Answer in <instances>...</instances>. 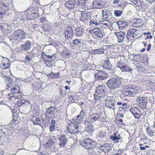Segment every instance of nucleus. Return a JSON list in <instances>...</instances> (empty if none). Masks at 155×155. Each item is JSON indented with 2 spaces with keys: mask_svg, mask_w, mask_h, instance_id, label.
Instances as JSON below:
<instances>
[{
  "mask_svg": "<svg viewBox=\"0 0 155 155\" xmlns=\"http://www.w3.org/2000/svg\"><path fill=\"white\" fill-rule=\"evenodd\" d=\"M38 6L32 5L28 8L25 12L26 16L28 20H31L38 18L39 14L38 12Z\"/></svg>",
  "mask_w": 155,
  "mask_h": 155,
  "instance_id": "nucleus-1",
  "label": "nucleus"
},
{
  "mask_svg": "<svg viewBox=\"0 0 155 155\" xmlns=\"http://www.w3.org/2000/svg\"><path fill=\"white\" fill-rule=\"evenodd\" d=\"M122 83L121 78L118 77H112L107 82V85L110 89H115L120 87Z\"/></svg>",
  "mask_w": 155,
  "mask_h": 155,
  "instance_id": "nucleus-2",
  "label": "nucleus"
},
{
  "mask_svg": "<svg viewBox=\"0 0 155 155\" xmlns=\"http://www.w3.org/2000/svg\"><path fill=\"white\" fill-rule=\"evenodd\" d=\"M105 86L102 84L97 87L96 92L94 95L96 101H101L104 100L105 97Z\"/></svg>",
  "mask_w": 155,
  "mask_h": 155,
  "instance_id": "nucleus-3",
  "label": "nucleus"
},
{
  "mask_svg": "<svg viewBox=\"0 0 155 155\" xmlns=\"http://www.w3.org/2000/svg\"><path fill=\"white\" fill-rule=\"evenodd\" d=\"M25 37V33L24 31L22 30H15L14 32L13 36V40L15 43H18L21 42V40L23 39Z\"/></svg>",
  "mask_w": 155,
  "mask_h": 155,
  "instance_id": "nucleus-4",
  "label": "nucleus"
},
{
  "mask_svg": "<svg viewBox=\"0 0 155 155\" xmlns=\"http://www.w3.org/2000/svg\"><path fill=\"white\" fill-rule=\"evenodd\" d=\"M67 126V130L68 131L72 134H76L79 132V124H78L75 120H72Z\"/></svg>",
  "mask_w": 155,
  "mask_h": 155,
  "instance_id": "nucleus-5",
  "label": "nucleus"
},
{
  "mask_svg": "<svg viewBox=\"0 0 155 155\" xmlns=\"http://www.w3.org/2000/svg\"><path fill=\"white\" fill-rule=\"evenodd\" d=\"M80 145L87 150H91L95 148V142L92 139L89 138L85 139L84 140L80 142Z\"/></svg>",
  "mask_w": 155,
  "mask_h": 155,
  "instance_id": "nucleus-6",
  "label": "nucleus"
},
{
  "mask_svg": "<svg viewBox=\"0 0 155 155\" xmlns=\"http://www.w3.org/2000/svg\"><path fill=\"white\" fill-rule=\"evenodd\" d=\"M147 99V97H137L136 99L137 105L142 109H146Z\"/></svg>",
  "mask_w": 155,
  "mask_h": 155,
  "instance_id": "nucleus-7",
  "label": "nucleus"
},
{
  "mask_svg": "<svg viewBox=\"0 0 155 155\" xmlns=\"http://www.w3.org/2000/svg\"><path fill=\"white\" fill-rule=\"evenodd\" d=\"M117 67L120 68L122 72H131L133 70L132 68L122 61H120L117 63Z\"/></svg>",
  "mask_w": 155,
  "mask_h": 155,
  "instance_id": "nucleus-8",
  "label": "nucleus"
},
{
  "mask_svg": "<svg viewBox=\"0 0 155 155\" xmlns=\"http://www.w3.org/2000/svg\"><path fill=\"white\" fill-rule=\"evenodd\" d=\"M89 32L90 34L94 35L95 38L98 39L103 38L104 35L103 31L99 27L95 28L90 30Z\"/></svg>",
  "mask_w": 155,
  "mask_h": 155,
  "instance_id": "nucleus-9",
  "label": "nucleus"
},
{
  "mask_svg": "<svg viewBox=\"0 0 155 155\" xmlns=\"http://www.w3.org/2000/svg\"><path fill=\"white\" fill-rule=\"evenodd\" d=\"M87 11H78L75 13L76 18H80L82 21H87L89 18Z\"/></svg>",
  "mask_w": 155,
  "mask_h": 155,
  "instance_id": "nucleus-10",
  "label": "nucleus"
},
{
  "mask_svg": "<svg viewBox=\"0 0 155 155\" xmlns=\"http://www.w3.org/2000/svg\"><path fill=\"white\" fill-rule=\"evenodd\" d=\"M115 101L113 96H108L106 98L105 106L106 107L110 108H114L115 106Z\"/></svg>",
  "mask_w": 155,
  "mask_h": 155,
  "instance_id": "nucleus-11",
  "label": "nucleus"
},
{
  "mask_svg": "<svg viewBox=\"0 0 155 155\" xmlns=\"http://www.w3.org/2000/svg\"><path fill=\"white\" fill-rule=\"evenodd\" d=\"M130 110L136 119H140L143 114L142 113L140 109H139L137 107H131Z\"/></svg>",
  "mask_w": 155,
  "mask_h": 155,
  "instance_id": "nucleus-12",
  "label": "nucleus"
},
{
  "mask_svg": "<svg viewBox=\"0 0 155 155\" xmlns=\"http://www.w3.org/2000/svg\"><path fill=\"white\" fill-rule=\"evenodd\" d=\"M136 29L134 28H130L127 31V38L128 40H134V37L137 38V35L135 33L137 31Z\"/></svg>",
  "mask_w": 155,
  "mask_h": 155,
  "instance_id": "nucleus-13",
  "label": "nucleus"
},
{
  "mask_svg": "<svg viewBox=\"0 0 155 155\" xmlns=\"http://www.w3.org/2000/svg\"><path fill=\"white\" fill-rule=\"evenodd\" d=\"M99 148L101 151L105 153H108L111 150L112 147L110 144L106 143L100 145Z\"/></svg>",
  "mask_w": 155,
  "mask_h": 155,
  "instance_id": "nucleus-14",
  "label": "nucleus"
},
{
  "mask_svg": "<svg viewBox=\"0 0 155 155\" xmlns=\"http://www.w3.org/2000/svg\"><path fill=\"white\" fill-rule=\"evenodd\" d=\"M110 139L114 143L119 142L120 140L122 138L120 134L117 132L115 131L114 133L110 136Z\"/></svg>",
  "mask_w": 155,
  "mask_h": 155,
  "instance_id": "nucleus-15",
  "label": "nucleus"
},
{
  "mask_svg": "<svg viewBox=\"0 0 155 155\" xmlns=\"http://www.w3.org/2000/svg\"><path fill=\"white\" fill-rule=\"evenodd\" d=\"M65 37L67 39L72 38L74 35L73 28L71 26H68L65 29Z\"/></svg>",
  "mask_w": 155,
  "mask_h": 155,
  "instance_id": "nucleus-16",
  "label": "nucleus"
},
{
  "mask_svg": "<svg viewBox=\"0 0 155 155\" xmlns=\"http://www.w3.org/2000/svg\"><path fill=\"white\" fill-rule=\"evenodd\" d=\"M119 116V115H118V116L116 117L115 119V121L116 125H117L119 127L123 128L125 127V125L122 119L120 118V117L123 118L124 117V115L123 114H120Z\"/></svg>",
  "mask_w": 155,
  "mask_h": 155,
  "instance_id": "nucleus-17",
  "label": "nucleus"
},
{
  "mask_svg": "<svg viewBox=\"0 0 155 155\" xmlns=\"http://www.w3.org/2000/svg\"><path fill=\"white\" fill-rule=\"evenodd\" d=\"M107 74L102 71H99L95 74V78L98 80H104L106 78Z\"/></svg>",
  "mask_w": 155,
  "mask_h": 155,
  "instance_id": "nucleus-18",
  "label": "nucleus"
},
{
  "mask_svg": "<svg viewBox=\"0 0 155 155\" xmlns=\"http://www.w3.org/2000/svg\"><path fill=\"white\" fill-rule=\"evenodd\" d=\"M9 9L8 6L5 5L4 3L2 2L0 4V18H2L4 16V15L6 14V12L8 11Z\"/></svg>",
  "mask_w": 155,
  "mask_h": 155,
  "instance_id": "nucleus-19",
  "label": "nucleus"
},
{
  "mask_svg": "<svg viewBox=\"0 0 155 155\" xmlns=\"http://www.w3.org/2000/svg\"><path fill=\"white\" fill-rule=\"evenodd\" d=\"M2 64H1L2 69H6L9 68L11 66V63L9 60L8 58H3L2 61Z\"/></svg>",
  "mask_w": 155,
  "mask_h": 155,
  "instance_id": "nucleus-20",
  "label": "nucleus"
},
{
  "mask_svg": "<svg viewBox=\"0 0 155 155\" xmlns=\"http://www.w3.org/2000/svg\"><path fill=\"white\" fill-rule=\"evenodd\" d=\"M133 90L132 87H130L128 86H125L123 89V92L126 95L130 97L133 95L132 91Z\"/></svg>",
  "mask_w": 155,
  "mask_h": 155,
  "instance_id": "nucleus-21",
  "label": "nucleus"
},
{
  "mask_svg": "<svg viewBox=\"0 0 155 155\" xmlns=\"http://www.w3.org/2000/svg\"><path fill=\"white\" fill-rule=\"evenodd\" d=\"M60 143L59 145L61 148L64 147L66 145L68 139L64 134H62L59 138Z\"/></svg>",
  "mask_w": 155,
  "mask_h": 155,
  "instance_id": "nucleus-22",
  "label": "nucleus"
},
{
  "mask_svg": "<svg viewBox=\"0 0 155 155\" xmlns=\"http://www.w3.org/2000/svg\"><path fill=\"white\" fill-rule=\"evenodd\" d=\"M112 24V22H110L109 21H99V25L100 26L104 28H110L111 27Z\"/></svg>",
  "mask_w": 155,
  "mask_h": 155,
  "instance_id": "nucleus-23",
  "label": "nucleus"
},
{
  "mask_svg": "<svg viewBox=\"0 0 155 155\" xmlns=\"http://www.w3.org/2000/svg\"><path fill=\"white\" fill-rule=\"evenodd\" d=\"M133 22L134 26L136 28L141 27L144 24V21L140 18L135 19L133 20Z\"/></svg>",
  "mask_w": 155,
  "mask_h": 155,
  "instance_id": "nucleus-24",
  "label": "nucleus"
},
{
  "mask_svg": "<svg viewBox=\"0 0 155 155\" xmlns=\"http://www.w3.org/2000/svg\"><path fill=\"white\" fill-rule=\"evenodd\" d=\"M94 8H101L104 6V2L102 0H94L93 2Z\"/></svg>",
  "mask_w": 155,
  "mask_h": 155,
  "instance_id": "nucleus-25",
  "label": "nucleus"
},
{
  "mask_svg": "<svg viewBox=\"0 0 155 155\" xmlns=\"http://www.w3.org/2000/svg\"><path fill=\"white\" fill-rule=\"evenodd\" d=\"M103 67L105 69L112 70V66L109 58H107L103 61Z\"/></svg>",
  "mask_w": 155,
  "mask_h": 155,
  "instance_id": "nucleus-26",
  "label": "nucleus"
},
{
  "mask_svg": "<svg viewBox=\"0 0 155 155\" xmlns=\"http://www.w3.org/2000/svg\"><path fill=\"white\" fill-rule=\"evenodd\" d=\"M55 107H50L47 109L46 113L47 114L50 115L52 118H55V115L54 114V112L55 110Z\"/></svg>",
  "mask_w": 155,
  "mask_h": 155,
  "instance_id": "nucleus-27",
  "label": "nucleus"
},
{
  "mask_svg": "<svg viewBox=\"0 0 155 155\" xmlns=\"http://www.w3.org/2000/svg\"><path fill=\"white\" fill-rule=\"evenodd\" d=\"M101 116V114L97 113H93L91 114V116L90 117V122H94L98 120V119L100 118Z\"/></svg>",
  "mask_w": 155,
  "mask_h": 155,
  "instance_id": "nucleus-28",
  "label": "nucleus"
},
{
  "mask_svg": "<svg viewBox=\"0 0 155 155\" xmlns=\"http://www.w3.org/2000/svg\"><path fill=\"white\" fill-rule=\"evenodd\" d=\"M133 2L135 5L138 7H140L142 10H146L147 8V7L145 4L141 3L139 0H133Z\"/></svg>",
  "mask_w": 155,
  "mask_h": 155,
  "instance_id": "nucleus-29",
  "label": "nucleus"
},
{
  "mask_svg": "<svg viewBox=\"0 0 155 155\" xmlns=\"http://www.w3.org/2000/svg\"><path fill=\"white\" fill-rule=\"evenodd\" d=\"M115 34L117 38V41L119 43L121 42L124 39L125 34L124 32L120 31L116 32Z\"/></svg>",
  "mask_w": 155,
  "mask_h": 155,
  "instance_id": "nucleus-30",
  "label": "nucleus"
},
{
  "mask_svg": "<svg viewBox=\"0 0 155 155\" xmlns=\"http://www.w3.org/2000/svg\"><path fill=\"white\" fill-rule=\"evenodd\" d=\"M147 134L150 137H155V130L151 129L150 126H147L146 128Z\"/></svg>",
  "mask_w": 155,
  "mask_h": 155,
  "instance_id": "nucleus-31",
  "label": "nucleus"
},
{
  "mask_svg": "<svg viewBox=\"0 0 155 155\" xmlns=\"http://www.w3.org/2000/svg\"><path fill=\"white\" fill-rule=\"evenodd\" d=\"M60 74L59 72L54 73L51 72L48 74L47 76L50 79H57L59 78L60 77Z\"/></svg>",
  "mask_w": 155,
  "mask_h": 155,
  "instance_id": "nucleus-32",
  "label": "nucleus"
},
{
  "mask_svg": "<svg viewBox=\"0 0 155 155\" xmlns=\"http://www.w3.org/2000/svg\"><path fill=\"white\" fill-rule=\"evenodd\" d=\"M19 118V117L17 114H13V119L12 120L11 124H12L14 127L18 124L19 123L18 120Z\"/></svg>",
  "mask_w": 155,
  "mask_h": 155,
  "instance_id": "nucleus-33",
  "label": "nucleus"
},
{
  "mask_svg": "<svg viewBox=\"0 0 155 155\" xmlns=\"http://www.w3.org/2000/svg\"><path fill=\"white\" fill-rule=\"evenodd\" d=\"M66 7L69 9H71L74 8L75 4L73 1H67L65 4Z\"/></svg>",
  "mask_w": 155,
  "mask_h": 155,
  "instance_id": "nucleus-34",
  "label": "nucleus"
},
{
  "mask_svg": "<svg viewBox=\"0 0 155 155\" xmlns=\"http://www.w3.org/2000/svg\"><path fill=\"white\" fill-rule=\"evenodd\" d=\"M20 87L18 85H15L11 89V91L12 95L14 96V97L17 93L19 91Z\"/></svg>",
  "mask_w": 155,
  "mask_h": 155,
  "instance_id": "nucleus-35",
  "label": "nucleus"
},
{
  "mask_svg": "<svg viewBox=\"0 0 155 155\" xmlns=\"http://www.w3.org/2000/svg\"><path fill=\"white\" fill-rule=\"evenodd\" d=\"M84 30L81 27H76L75 28V35L77 37H81L83 35Z\"/></svg>",
  "mask_w": 155,
  "mask_h": 155,
  "instance_id": "nucleus-36",
  "label": "nucleus"
},
{
  "mask_svg": "<svg viewBox=\"0 0 155 155\" xmlns=\"http://www.w3.org/2000/svg\"><path fill=\"white\" fill-rule=\"evenodd\" d=\"M31 45L30 41H28L25 42V44L22 45L21 47L24 50L26 51L30 49Z\"/></svg>",
  "mask_w": 155,
  "mask_h": 155,
  "instance_id": "nucleus-37",
  "label": "nucleus"
},
{
  "mask_svg": "<svg viewBox=\"0 0 155 155\" xmlns=\"http://www.w3.org/2000/svg\"><path fill=\"white\" fill-rule=\"evenodd\" d=\"M119 28L123 29L127 25V23L126 21H119L117 22Z\"/></svg>",
  "mask_w": 155,
  "mask_h": 155,
  "instance_id": "nucleus-38",
  "label": "nucleus"
},
{
  "mask_svg": "<svg viewBox=\"0 0 155 155\" xmlns=\"http://www.w3.org/2000/svg\"><path fill=\"white\" fill-rule=\"evenodd\" d=\"M34 124L35 125H40L41 124V120L39 117H33L31 119Z\"/></svg>",
  "mask_w": 155,
  "mask_h": 155,
  "instance_id": "nucleus-39",
  "label": "nucleus"
},
{
  "mask_svg": "<svg viewBox=\"0 0 155 155\" xmlns=\"http://www.w3.org/2000/svg\"><path fill=\"white\" fill-rule=\"evenodd\" d=\"M94 127L91 125H88L86 128V131L88 133V135H92V133L94 132Z\"/></svg>",
  "mask_w": 155,
  "mask_h": 155,
  "instance_id": "nucleus-40",
  "label": "nucleus"
},
{
  "mask_svg": "<svg viewBox=\"0 0 155 155\" xmlns=\"http://www.w3.org/2000/svg\"><path fill=\"white\" fill-rule=\"evenodd\" d=\"M14 84V81H13L12 78L9 77L7 78V81L6 86L7 87V89L11 87Z\"/></svg>",
  "mask_w": 155,
  "mask_h": 155,
  "instance_id": "nucleus-41",
  "label": "nucleus"
},
{
  "mask_svg": "<svg viewBox=\"0 0 155 155\" xmlns=\"http://www.w3.org/2000/svg\"><path fill=\"white\" fill-rule=\"evenodd\" d=\"M104 49L103 48H101L99 49H94L93 51L94 54H99L104 53Z\"/></svg>",
  "mask_w": 155,
  "mask_h": 155,
  "instance_id": "nucleus-42",
  "label": "nucleus"
},
{
  "mask_svg": "<svg viewBox=\"0 0 155 155\" xmlns=\"http://www.w3.org/2000/svg\"><path fill=\"white\" fill-rule=\"evenodd\" d=\"M51 28L50 25L48 23H45L43 25L42 29L44 31H49Z\"/></svg>",
  "mask_w": 155,
  "mask_h": 155,
  "instance_id": "nucleus-43",
  "label": "nucleus"
},
{
  "mask_svg": "<svg viewBox=\"0 0 155 155\" xmlns=\"http://www.w3.org/2000/svg\"><path fill=\"white\" fill-rule=\"evenodd\" d=\"M53 56H51L50 55H44L42 56V58L45 62L48 61H50L51 60H52V58Z\"/></svg>",
  "mask_w": 155,
  "mask_h": 155,
  "instance_id": "nucleus-44",
  "label": "nucleus"
},
{
  "mask_svg": "<svg viewBox=\"0 0 155 155\" xmlns=\"http://www.w3.org/2000/svg\"><path fill=\"white\" fill-rule=\"evenodd\" d=\"M99 137L103 138L105 137L106 135V132L104 130H101L98 133Z\"/></svg>",
  "mask_w": 155,
  "mask_h": 155,
  "instance_id": "nucleus-45",
  "label": "nucleus"
},
{
  "mask_svg": "<svg viewBox=\"0 0 155 155\" xmlns=\"http://www.w3.org/2000/svg\"><path fill=\"white\" fill-rule=\"evenodd\" d=\"M33 86L35 89L37 91L40 90L41 88V83L36 82L33 84Z\"/></svg>",
  "mask_w": 155,
  "mask_h": 155,
  "instance_id": "nucleus-46",
  "label": "nucleus"
},
{
  "mask_svg": "<svg viewBox=\"0 0 155 155\" xmlns=\"http://www.w3.org/2000/svg\"><path fill=\"white\" fill-rule=\"evenodd\" d=\"M23 94L21 92L20 89L19 90V91L17 93L14 97L16 99H19L23 97Z\"/></svg>",
  "mask_w": 155,
  "mask_h": 155,
  "instance_id": "nucleus-47",
  "label": "nucleus"
},
{
  "mask_svg": "<svg viewBox=\"0 0 155 155\" xmlns=\"http://www.w3.org/2000/svg\"><path fill=\"white\" fill-rule=\"evenodd\" d=\"M25 100L22 99L19 100L18 101L17 103H16V105L18 106L19 108V107L21 106V105L24 104H25Z\"/></svg>",
  "mask_w": 155,
  "mask_h": 155,
  "instance_id": "nucleus-48",
  "label": "nucleus"
},
{
  "mask_svg": "<svg viewBox=\"0 0 155 155\" xmlns=\"http://www.w3.org/2000/svg\"><path fill=\"white\" fill-rule=\"evenodd\" d=\"M102 15L103 17H104L105 19H106L109 17V14L107 12V10L106 9H104L102 10Z\"/></svg>",
  "mask_w": 155,
  "mask_h": 155,
  "instance_id": "nucleus-49",
  "label": "nucleus"
},
{
  "mask_svg": "<svg viewBox=\"0 0 155 155\" xmlns=\"http://www.w3.org/2000/svg\"><path fill=\"white\" fill-rule=\"evenodd\" d=\"M10 109L12 110L13 113H14V114H15V113L17 112L18 109H19L18 106L16 105V104H15L14 105V107L12 106L11 107Z\"/></svg>",
  "mask_w": 155,
  "mask_h": 155,
  "instance_id": "nucleus-50",
  "label": "nucleus"
},
{
  "mask_svg": "<svg viewBox=\"0 0 155 155\" xmlns=\"http://www.w3.org/2000/svg\"><path fill=\"white\" fill-rule=\"evenodd\" d=\"M81 43V41L78 39H75L72 41V45L74 46H78Z\"/></svg>",
  "mask_w": 155,
  "mask_h": 155,
  "instance_id": "nucleus-51",
  "label": "nucleus"
},
{
  "mask_svg": "<svg viewBox=\"0 0 155 155\" xmlns=\"http://www.w3.org/2000/svg\"><path fill=\"white\" fill-rule=\"evenodd\" d=\"M72 120H74L77 123L79 124L80 122H81L83 120L81 118V117L80 116V114H78L77 116L75 118H74L72 119Z\"/></svg>",
  "mask_w": 155,
  "mask_h": 155,
  "instance_id": "nucleus-52",
  "label": "nucleus"
},
{
  "mask_svg": "<svg viewBox=\"0 0 155 155\" xmlns=\"http://www.w3.org/2000/svg\"><path fill=\"white\" fill-rule=\"evenodd\" d=\"M32 55L30 53L28 54L27 56L25 58V61H30L32 60Z\"/></svg>",
  "mask_w": 155,
  "mask_h": 155,
  "instance_id": "nucleus-53",
  "label": "nucleus"
},
{
  "mask_svg": "<svg viewBox=\"0 0 155 155\" xmlns=\"http://www.w3.org/2000/svg\"><path fill=\"white\" fill-rule=\"evenodd\" d=\"M90 24L91 25H95L96 26H97L99 25V22H97L95 20L91 19L90 20Z\"/></svg>",
  "mask_w": 155,
  "mask_h": 155,
  "instance_id": "nucleus-54",
  "label": "nucleus"
},
{
  "mask_svg": "<svg viewBox=\"0 0 155 155\" xmlns=\"http://www.w3.org/2000/svg\"><path fill=\"white\" fill-rule=\"evenodd\" d=\"M80 116L81 117V118L83 120V119H84L85 116V112L83 110H81L80 112Z\"/></svg>",
  "mask_w": 155,
  "mask_h": 155,
  "instance_id": "nucleus-55",
  "label": "nucleus"
},
{
  "mask_svg": "<svg viewBox=\"0 0 155 155\" xmlns=\"http://www.w3.org/2000/svg\"><path fill=\"white\" fill-rule=\"evenodd\" d=\"M122 13V12L120 10H115L114 12V15L117 17L120 16Z\"/></svg>",
  "mask_w": 155,
  "mask_h": 155,
  "instance_id": "nucleus-56",
  "label": "nucleus"
},
{
  "mask_svg": "<svg viewBox=\"0 0 155 155\" xmlns=\"http://www.w3.org/2000/svg\"><path fill=\"white\" fill-rule=\"evenodd\" d=\"M54 143L52 140H50L45 144V145L46 147H50Z\"/></svg>",
  "mask_w": 155,
  "mask_h": 155,
  "instance_id": "nucleus-57",
  "label": "nucleus"
},
{
  "mask_svg": "<svg viewBox=\"0 0 155 155\" xmlns=\"http://www.w3.org/2000/svg\"><path fill=\"white\" fill-rule=\"evenodd\" d=\"M124 150L123 149H119L117 150V153L112 155H121L124 152Z\"/></svg>",
  "mask_w": 155,
  "mask_h": 155,
  "instance_id": "nucleus-58",
  "label": "nucleus"
},
{
  "mask_svg": "<svg viewBox=\"0 0 155 155\" xmlns=\"http://www.w3.org/2000/svg\"><path fill=\"white\" fill-rule=\"evenodd\" d=\"M52 61L45 62V64H46L47 66L49 67L51 66L52 65Z\"/></svg>",
  "mask_w": 155,
  "mask_h": 155,
  "instance_id": "nucleus-59",
  "label": "nucleus"
},
{
  "mask_svg": "<svg viewBox=\"0 0 155 155\" xmlns=\"http://www.w3.org/2000/svg\"><path fill=\"white\" fill-rule=\"evenodd\" d=\"M14 97V96L12 95V94L10 93L8 94V98L9 99V100H13Z\"/></svg>",
  "mask_w": 155,
  "mask_h": 155,
  "instance_id": "nucleus-60",
  "label": "nucleus"
},
{
  "mask_svg": "<svg viewBox=\"0 0 155 155\" xmlns=\"http://www.w3.org/2000/svg\"><path fill=\"white\" fill-rule=\"evenodd\" d=\"M69 98L71 102H74L75 101V97L73 95H70L69 97Z\"/></svg>",
  "mask_w": 155,
  "mask_h": 155,
  "instance_id": "nucleus-61",
  "label": "nucleus"
},
{
  "mask_svg": "<svg viewBox=\"0 0 155 155\" xmlns=\"http://www.w3.org/2000/svg\"><path fill=\"white\" fill-rule=\"evenodd\" d=\"M40 21L41 23H44L46 21V19L45 17H42L40 18Z\"/></svg>",
  "mask_w": 155,
  "mask_h": 155,
  "instance_id": "nucleus-62",
  "label": "nucleus"
},
{
  "mask_svg": "<svg viewBox=\"0 0 155 155\" xmlns=\"http://www.w3.org/2000/svg\"><path fill=\"white\" fill-rule=\"evenodd\" d=\"M85 0H79V2L78 3L79 5H81L84 4L85 2Z\"/></svg>",
  "mask_w": 155,
  "mask_h": 155,
  "instance_id": "nucleus-63",
  "label": "nucleus"
},
{
  "mask_svg": "<svg viewBox=\"0 0 155 155\" xmlns=\"http://www.w3.org/2000/svg\"><path fill=\"white\" fill-rule=\"evenodd\" d=\"M55 126L53 125H51L49 127L50 130L51 131H54L55 130Z\"/></svg>",
  "mask_w": 155,
  "mask_h": 155,
  "instance_id": "nucleus-64",
  "label": "nucleus"
}]
</instances>
